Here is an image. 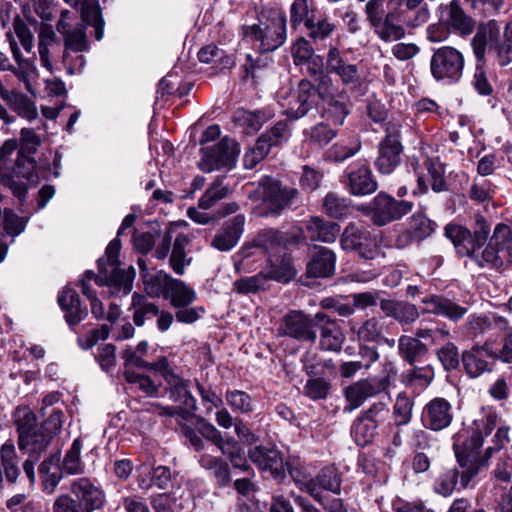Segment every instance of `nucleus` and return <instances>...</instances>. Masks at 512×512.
<instances>
[{
  "instance_id": "24",
  "label": "nucleus",
  "mask_w": 512,
  "mask_h": 512,
  "mask_svg": "<svg viewBox=\"0 0 512 512\" xmlns=\"http://www.w3.org/2000/svg\"><path fill=\"white\" fill-rule=\"evenodd\" d=\"M461 359L467 375L470 378H477L484 372L491 371V360L496 359V354L485 345L465 351Z\"/></svg>"
},
{
  "instance_id": "12",
  "label": "nucleus",
  "mask_w": 512,
  "mask_h": 512,
  "mask_svg": "<svg viewBox=\"0 0 512 512\" xmlns=\"http://www.w3.org/2000/svg\"><path fill=\"white\" fill-rule=\"evenodd\" d=\"M248 455L250 460L256 464L260 470L269 472L274 479L279 481L283 480L286 470L296 479L294 470L291 468L290 464L284 461L281 453L277 449L259 445L251 448Z\"/></svg>"
},
{
  "instance_id": "10",
  "label": "nucleus",
  "mask_w": 512,
  "mask_h": 512,
  "mask_svg": "<svg viewBox=\"0 0 512 512\" xmlns=\"http://www.w3.org/2000/svg\"><path fill=\"white\" fill-rule=\"evenodd\" d=\"M258 193L261 196V209L264 215H279L298 195L295 188H282L271 177H264L259 182Z\"/></svg>"
},
{
  "instance_id": "14",
  "label": "nucleus",
  "mask_w": 512,
  "mask_h": 512,
  "mask_svg": "<svg viewBox=\"0 0 512 512\" xmlns=\"http://www.w3.org/2000/svg\"><path fill=\"white\" fill-rule=\"evenodd\" d=\"M120 241L112 240L106 248L107 266L110 276H106L105 283L114 286L115 292L127 295L132 290V282L135 276V270L131 267L128 270L119 268L118 254L120 251Z\"/></svg>"
},
{
  "instance_id": "19",
  "label": "nucleus",
  "mask_w": 512,
  "mask_h": 512,
  "mask_svg": "<svg viewBox=\"0 0 512 512\" xmlns=\"http://www.w3.org/2000/svg\"><path fill=\"white\" fill-rule=\"evenodd\" d=\"M385 388L384 380L360 379L349 386L344 391L346 405L344 411L352 412L359 408L367 399L377 395Z\"/></svg>"
},
{
  "instance_id": "20",
  "label": "nucleus",
  "mask_w": 512,
  "mask_h": 512,
  "mask_svg": "<svg viewBox=\"0 0 512 512\" xmlns=\"http://www.w3.org/2000/svg\"><path fill=\"white\" fill-rule=\"evenodd\" d=\"M453 419L451 404L444 398H434L422 411L421 421L424 427L440 431L448 427Z\"/></svg>"
},
{
  "instance_id": "53",
  "label": "nucleus",
  "mask_w": 512,
  "mask_h": 512,
  "mask_svg": "<svg viewBox=\"0 0 512 512\" xmlns=\"http://www.w3.org/2000/svg\"><path fill=\"white\" fill-rule=\"evenodd\" d=\"M230 193L228 186L224 185L221 179L211 184L198 201V208L208 210L217 202L226 198Z\"/></svg>"
},
{
  "instance_id": "25",
  "label": "nucleus",
  "mask_w": 512,
  "mask_h": 512,
  "mask_svg": "<svg viewBox=\"0 0 512 512\" xmlns=\"http://www.w3.org/2000/svg\"><path fill=\"white\" fill-rule=\"evenodd\" d=\"M245 225V216L236 215L226 221L221 230L214 236L211 245L219 251H230L239 242Z\"/></svg>"
},
{
  "instance_id": "40",
  "label": "nucleus",
  "mask_w": 512,
  "mask_h": 512,
  "mask_svg": "<svg viewBox=\"0 0 512 512\" xmlns=\"http://www.w3.org/2000/svg\"><path fill=\"white\" fill-rule=\"evenodd\" d=\"M39 476L43 491L46 494H52L62 479V471L58 464V459L49 457L44 460L39 466Z\"/></svg>"
},
{
  "instance_id": "52",
  "label": "nucleus",
  "mask_w": 512,
  "mask_h": 512,
  "mask_svg": "<svg viewBox=\"0 0 512 512\" xmlns=\"http://www.w3.org/2000/svg\"><path fill=\"white\" fill-rule=\"evenodd\" d=\"M306 141L317 148L325 147L336 136V131L325 123H318L304 130Z\"/></svg>"
},
{
  "instance_id": "9",
  "label": "nucleus",
  "mask_w": 512,
  "mask_h": 512,
  "mask_svg": "<svg viewBox=\"0 0 512 512\" xmlns=\"http://www.w3.org/2000/svg\"><path fill=\"white\" fill-rule=\"evenodd\" d=\"M412 208V202L399 201L384 192H380L369 205L361 206L360 210L369 215L374 224L384 226L408 214Z\"/></svg>"
},
{
  "instance_id": "42",
  "label": "nucleus",
  "mask_w": 512,
  "mask_h": 512,
  "mask_svg": "<svg viewBox=\"0 0 512 512\" xmlns=\"http://www.w3.org/2000/svg\"><path fill=\"white\" fill-rule=\"evenodd\" d=\"M145 292L151 297H163L168 293L174 278L168 273L160 270L154 274L144 273L142 275Z\"/></svg>"
},
{
  "instance_id": "36",
  "label": "nucleus",
  "mask_w": 512,
  "mask_h": 512,
  "mask_svg": "<svg viewBox=\"0 0 512 512\" xmlns=\"http://www.w3.org/2000/svg\"><path fill=\"white\" fill-rule=\"evenodd\" d=\"M5 103L18 117L28 122L36 120L39 116L36 102L19 90L15 89Z\"/></svg>"
},
{
  "instance_id": "15",
  "label": "nucleus",
  "mask_w": 512,
  "mask_h": 512,
  "mask_svg": "<svg viewBox=\"0 0 512 512\" xmlns=\"http://www.w3.org/2000/svg\"><path fill=\"white\" fill-rule=\"evenodd\" d=\"M340 244L343 250L357 251L364 259H375L380 250L369 231L350 223L343 231Z\"/></svg>"
},
{
  "instance_id": "58",
  "label": "nucleus",
  "mask_w": 512,
  "mask_h": 512,
  "mask_svg": "<svg viewBox=\"0 0 512 512\" xmlns=\"http://www.w3.org/2000/svg\"><path fill=\"white\" fill-rule=\"evenodd\" d=\"M171 482V471L167 466H157L152 470L150 479L139 476L138 485L141 489L147 490L153 484L159 489H166Z\"/></svg>"
},
{
  "instance_id": "63",
  "label": "nucleus",
  "mask_w": 512,
  "mask_h": 512,
  "mask_svg": "<svg viewBox=\"0 0 512 512\" xmlns=\"http://www.w3.org/2000/svg\"><path fill=\"white\" fill-rule=\"evenodd\" d=\"M270 277L262 272L250 276L244 277L234 282V288L237 292L248 294L255 293L265 288V285Z\"/></svg>"
},
{
  "instance_id": "60",
  "label": "nucleus",
  "mask_w": 512,
  "mask_h": 512,
  "mask_svg": "<svg viewBox=\"0 0 512 512\" xmlns=\"http://www.w3.org/2000/svg\"><path fill=\"white\" fill-rule=\"evenodd\" d=\"M124 376L128 383L135 385L147 396L154 397L158 395L160 385L156 384L150 377L131 370H126Z\"/></svg>"
},
{
  "instance_id": "47",
  "label": "nucleus",
  "mask_w": 512,
  "mask_h": 512,
  "mask_svg": "<svg viewBox=\"0 0 512 512\" xmlns=\"http://www.w3.org/2000/svg\"><path fill=\"white\" fill-rule=\"evenodd\" d=\"M190 238L185 234H178L174 240L170 256V267L178 274H184L185 267L190 264V259L186 258L185 248L189 244Z\"/></svg>"
},
{
  "instance_id": "37",
  "label": "nucleus",
  "mask_w": 512,
  "mask_h": 512,
  "mask_svg": "<svg viewBox=\"0 0 512 512\" xmlns=\"http://www.w3.org/2000/svg\"><path fill=\"white\" fill-rule=\"evenodd\" d=\"M57 44L56 33L52 26L41 24L38 30V54L41 66L49 72L53 71L51 49Z\"/></svg>"
},
{
  "instance_id": "11",
  "label": "nucleus",
  "mask_w": 512,
  "mask_h": 512,
  "mask_svg": "<svg viewBox=\"0 0 512 512\" xmlns=\"http://www.w3.org/2000/svg\"><path fill=\"white\" fill-rule=\"evenodd\" d=\"M317 91L326 105L323 117L334 125H342L349 114L344 90L336 87L329 76H323L317 84Z\"/></svg>"
},
{
  "instance_id": "64",
  "label": "nucleus",
  "mask_w": 512,
  "mask_h": 512,
  "mask_svg": "<svg viewBox=\"0 0 512 512\" xmlns=\"http://www.w3.org/2000/svg\"><path fill=\"white\" fill-rule=\"evenodd\" d=\"M377 428L376 425L365 420L363 417L357 418L352 429L357 444L365 446L371 443L376 435Z\"/></svg>"
},
{
  "instance_id": "50",
  "label": "nucleus",
  "mask_w": 512,
  "mask_h": 512,
  "mask_svg": "<svg viewBox=\"0 0 512 512\" xmlns=\"http://www.w3.org/2000/svg\"><path fill=\"white\" fill-rule=\"evenodd\" d=\"M289 137L290 128L288 123L286 121H279L262 133L258 139L271 150L273 147H279L284 144Z\"/></svg>"
},
{
  "instance_id": "17",
  "label": "nucleus",
  "mask_w": 512,
  "mask_h": 512,
  "mask_svg": "<svg viewBox=\"0 0 512 512\" xmlns=\"http://www.w3.org/2000/svg\"><path fill=\"white\" fill-rule=\"evenodd\" d=\"M70 490L78 499L84 512L99 510L106 502L104 490L89 478L74 479L71 482Z\"/></svg>"
},
{
  "instance_id": "5",
  "label": "nucleus",
  "mask_w": 512,
  "mask_h": 512,
  "mask_svg": "<svg viewBox=\"0 0 512 512\" xmlns=\"http://www.w3.org/2000/svg\"><path fill=\"white\" fill-rule=\"evenodd\" d=\"M490 230L486 219L481 214H476L473 232L462 225L450 223L445 227V235L451 240L458 254H473L487 243Z\"/></svg>"
},
{
  "instance_id": "33",
  "label": "nucleus",
  "mask_w": 512,
  "mask_h": 512,
  "mask_svg": "<svg viewBox=\"0 0 512 512\" xmlns=\"http://www.w3.org/2000/svg\"><path fill=\"white\" fill-rule=\"evenodd\" d=\"M380 308L387 317L394 318L401 325H411L419 318L417 307L408 302L382 299Z\"/></svg>"
},
{
  "instance_id": "21",
  "label": "nucleus",
  "mask_w": 512,
  "mask_h": 512,
  "mask_svg": "<svg viewBox=\"0 0 512 512\" xmlns=\"http://www.w3.org/2000/svg\"><path fill=\"white\" fill-rule=\"evenodd\" d=\"M317 94V88L309 80L302 79L288 100L286 114L295 119L305 116L315 105Z\"/></svg>"
},
{
  "instance_id": "46",
  "label": "nucleus",
  "mask_w": 512,
  "mask_h": 512,
  "mask_svg": "<svg viewBox=\"0 0 512 512\" xmlns=\"http://www.w3.org/2000/svg\"><path fill=\"white\" fill-rule=\"evenodd\" d=\"M199 464L215 478L220 486H225L230 481L229 467L221 458L202 454L199 457Z\"/></svg>"
},
{
  "instance_id": "51",
  "label": "nucleus",
  "mask_w": 512,
  "mask_h": 512,
  "mask_svg": "<svg viewBox=\"0 0 512 512\" xmlns=\"http://www.w3.org/2000/svg\"><path fill=\"white\" fill-rule=\"evenodd\" d=\"M131 309H133V321L137 326H142L146 318L157 316L158 307L140 294H133Z\"/></svg>"
},
{
  "instance_id": "23",
  "label": "nucleus",
  "mask_w": 512,
  "mask_h": 512,
  "mask_svg": "<svg viewBox=\"0 0 512 512\" xmlns=\"http://www.w3.org/2000/svg\"><path fill=\"white\" fill-rule=\"evenodd\" d=\"M315 320L320 330V348L325 351L339 352L345 341V336L340 326L322 312L315 315Z\"/></svg>"
},
{
  "instance_id": "35",
  "label": "nucleus",
  "mask_w": 512,
  "mask_h": 512,
  "mask_svg": "<svg viewBox=\"0 0 512 512\" xmlns=\"http://www.w3.org/2000/svg\"><path fill=\"white\" fill-rule=\"evenodd\" d=\"M348 187L353 195L364 196L377 190L378 184L368 166H361L348 175Z\"/></svg>"
},
{
  "instance_id": "57",
  "label": "nucleus",
  "mask_w": 512,
  "mask_h": 512,
  "mask_svg": "<svg viewBox=\"0 0 512 512\" xmlns=\"http://www.w3.org/2000/svg\"><path fill=\"white\" fill-rule=\"evenodd\" d=\"M434 231V223L421 213L414 214L410 220L408 236L411 240H422Z\"/></svg>"
},
{
  "instance_id": "49",
  "label": "nucleus",
  "mask_w": 512,
  "mask_h": 512,
  "mask_svg": "<svg viewBox=\"0 0 512 512\" xmlns=\"http://www.w3.org/2000/svg\"><path fill=\"white\" fill-rule=\"evenodd\" d=\"M308 37L315 43L328 39L336 30V25L327 16L318 15L305 27Z\"/></svg>"
},
{
  "instance_id": "61",
  "label": "nucleus",
  "mask_w": 512,
  "mask_h": 512,
  "mask_svg": "<svg viewBox=\"0 0 512 512\" xmlns=\"http://www.w3.org/2000/svg\"><path fill=\"white\" fill-rule=\"evenodd\" d=\"M403 378L409 385L425 388L433 380L434 370L431 366L413 367L403 374Z\"/></svg>"
},
{
  "instance_id": "31",
  "label": "nucleus",
  "mask_w": 512,
  "mask_h": 512,
  "mask_svg": "<svg viewBox=\"0 0 512 512\" xmlns=\"http://www.w3.org/2000/svg\"><path fill=\"white\" fill-rule=\"evenodd\" d=\"M487 29L489 30L490 48L494 49L498 56L501 66H505L512 61V21L505 26L503 39L498 41L499 26L496 21H490Z\"/></svg>"
},
{
  "instance_id": "29",
  "label": "nucleus",
  "mask_w": 512,
  "mask_h": 512,
  "mask_svg": "<svg viewBox=\"0 0 512 512\" xmlns=\"http://www.w3.org/2000/svg\"><path fill=\"white\" fill-rule=\"evenodd\" d=\"M440 21L445 23L450 30L462 35L470 34L473 30L472 19L465 14L456 1L439 7Z\"/></svg>"
},
{
  "instance_id": "30",
  "label": "nucleus",
  "mask_w": 512,
  "mask_h": 512,
  "mask_svg": "<svg viewBox=\"0 0 512 512\" xmlns=\"http://www.w3.org/2000/svg\"><path fill=\"white\" fill-rule=\"evenodd\" d=\"M424 312L445 317L453 322L462 319L467 309L451 299L443 296L432 295L423 299Z\"/></svg>"
},
{
  "instance_id": "55",
  "label": "nucleus",
  "mask_w": 512,
  "mask_h": 512,
  "mask_svg": "<svg viewBox=\"0 0 512 512\" xmlns=\"http://www.w3.org/2000/svg\"><path fill=\"white\" fill-rule=\"evenodd\" d=\"M323 207L330 217L343 218L351 213V205L348 199L341 198L335 193H328L324 198Z\"/></svg>"
},
{
  "instance_id": "26",
  "label": "nucleus",
  "mask_w": 512,
  "mask_h": 512,
  "mask_svg": "<svg viewBox=\"0 0 512 512\" xmlns=\"http://www.w3.org/2000/svg\"><path fill=\"white\" fill-rule=\"evenodd\" d=\"M424 0H389V6L400 12L408 28H417L429 19L430 13Z\"/></svg>"
},
{
  "instance_id": "3",
  "label": "nucleus",
  "mask_w": 512,
  "mask_h": 512,
  "mask_svg": "<svg viewBox=\"0 0 512 512\" xmlns=\"http://www.w3.org/2000/svg\"><path fill=\"white\" fill-rule=\"evenodd\" d=\"M512 230L506 224L495 226L487 245L473 254H459L470 257L481 268H500L504 263L512 264Z\"/></svg>"
},
{
  "instance_id": "54",
  "label": "nucleus",
  "mask_w": 512,
  "mask_h": 512,
  "mask_svg": "<svg viewBox=\"0 0 512 512\" xmlns=\"http://www.w3.org/2000/svg\"><path fill=\"white\" fill-rule=\"evenodd\" d=\"M198 58L202 63L213 64L217 67L227 68L234 64L232 57L226 55L223 50L213 44L201 48L198 52Z\"/></svg>"
},
{
  "instance_id": "48",
  "label": "nucleus",
  "mask_w": 512,
  "mask_h": 512,
  "mask_svg": "<svg viewBox=\"0 0 512 512\" xmlns=\"http://www.w3.org/2000/svg\"><path fill=\"white\" fill-rule=\"evenodd\" d=\"M0 456L6 480L10 483H15L20 470L14 444L10 441L3 444L0 450Z\"/></svg>"
},
{
  "instance_id": "8",
  "label": "nucleus",
  "mask_w": 512,
  "mask_h": 512,
  "mask_svg": "<svg viewBox=\"0 0 512 512\" xmlns=\"http://www.w3.org/2000/svg\"><path fill=\"white\" fill-rule=\"evenodd\" d=\"M464 65V56L459 50L452 46H443L432 54L430 71L437 81L451 84L462 77Z\"/></svg>"
},
{
  "instance_id": "43",
  "label": "nucleus",
  "mask_w": 512,
  "mask_h": 512,
  "mask_svg": "<svg viewBox=\"0 0 512 512\" xmlns=\"http://www.w3.org/2000/svg\"><path fill=\"white\" fill-rule=\"evenodd\" d=\"M270 110L238 111L235 116L236 123L244 128L248 134L257 132L265 123L273 118Z\"/></svg>"
},
{
  "instance_id": "38",
  "label": "nucleus",
  "mask_w": 512,
  "mask_h": 512,
  "mask_svg": "<svg viewBox=\"0 0 512 512\" xmlns=\"http://www.w3.org/2000/svg\"><path fill=\"white\" fill-rule=\"evenodd\" d=\"M317 485L325 490L338 494L340 492L341 481L336 469L334 467H324L315 479H311L306 483L307 492L316 499H318V493L316 491Z\"/></svg>"
},
{
  "instance_id": "56",
  "label": "nucleus",
  "mask_w": 512,
  "mask_h": 512,
  "mask_svg": "<svg viewBox=\"0 0 512 512\" xmlns=\"http://www.w3.org/2000/svg\"><path fill=\"white\" fill-rule=\"evenodd\" d=\"M413 407L414 402L406 393L397 395L393 407L394 421L397 426L406 425L411 421Z\"/></svg>"
},
{
  "instance_id": "13",
  "label": "nucleus",
  "mask_w": 512,
  "mask_h": 512,
  "mask_svg": "<svg viewBox=\"0 0 512 512\" xmlns=\"http://www.w3.org/2000/svg\"><path fill=\"white\" fill-rule=\"evenodd\" d=\"M277 333L279 336L290 337L299 342L314 343L317 338L313 320L297 310H292L282 317Z\"/></svg>"
},
{
  "instance_id": "62",
  "label": "nucleus",
  "mask_w": 512,
  "mask_h": 512,
  "mask_svg": "<svg viewBox=\"0 0 512 512\" xmlns=\"http://www.w3.org/2000/svg\"><path fill=\"white\" fill-rule=\"evenodd\" d=\"M82 443L80 439H75L66 452L63 460V469L68 474H78L83 471V463L81 461Z\"/></svg>"
},
{
  "instance_id": "28",
  "label": "nucleus",
  "mask_w": 512,
  "mask_h": 512,
  "mask_svg": "<svg viewBox=\"0 0 512 512\" xmlns=\"http://www.w3.org/2000/svg\"><path fill=\"white\" fill-rule=\"evenodd\" d=\"M404 27H407V23L402 19L400 12L389 6L388 13L373 29L382 41L392 42L405 36Z\"/></svg>"
},
{
  "instance_id": "1",
  "label": "nucleus",
  "mask_w": 512,
  "mask_h": 512,
  "mask_svg": "<svg viewBox=\"0 0 512 512\" xmlns=\"http://www.w3.org/2000/svg\"><path fill=\"white\" fill-rule=\"evenodd\" d=\"M498 422V414L493 407L481 409L479 417L473 421L471 431L462 430L454 436L453 448L459 467L441 473L433 484L435 493L448 497L455 490L466 489L473 478L485 466L480 459L483 440L490 435Z\"/></svg>"
},
{
  "instance_id": "16",
  "label": "nucleus",
  "mask_w": 512,
  "mask_h": 512,
  "mask_svg": "<svg viewBox=\"0 0 512 512\" xmlns=\"http://www.w3.org/2000/svg\"><path fill=\"white\" fill-rule=\"evenodd\" d=\"M327 73L337 75L345 86L356 87L361 82L357 65L345 59V53L336 46H330L326 55Z\"/></svg>"
},
{
  "instance_id": "4",
  "label": "nucleus",
  "mask_w": 512,
  "mask_h": 512,
  "mask_svg": "<svg viewBox=\"0 0 512 512\" xmlns=\"http://www.w3.org/2000/svg\"><path fill=\"white\" fill-rule=\"evenodd\" d=\"M13 419L18 432L20 450L32 454L45 451L50 443V437L38 426L34 412L27 406H20L16 408Z\"/></svg>"
},
{
  "instance_id": "2",
  "label": "nucleus",
  "mask_w": 512,
  "mask_h": 512,
  "mask_svg": "<svg viewBox=\"0 0 512 512\" xmlns=\"http://www.w3.org/2000/svg\"><path fill=\"white\" fill-rule=\"evenodd\" d=\"M258 23L243 25V37L257 46L262 53L272 52L284 44L287 38V19L280 8H264L258 14Z\"/></svg>"
},
{
  "instance_id": "6",
  "label": "nucleus",
  "mask_w": 512,
  "mask_h": 512,
  "mask_svg": "<svg viewBox=\"0 0 512 512\" xmlns=\"http://www.w3.org/2000/svg\"><path fill=\"white\" fill-rule=\"evenodd\" d=\"M401 131L402 125L398 121L386 124L385 136L378 144V156L374 162L376 170L383 175L393 173L401 164Z\"/></svg>"
},
{
  "instance_id": "22",
  "label": "nucleus",
  "mask_w": 512,
  "mask_h": 512,
  "mask_svg": "<svg viewBox=\"0 0 512 512\" xmlns=\"http://www.w3.org/2000/svg\"><path fill=\"white\" fill-rule=\"evenodd\" d=\"M336 255L324 246L315 245L310 253L306 274L310 278H328L335 272Z\"/></svg>"
},
{
  "instance_id": "45",
  "label": "nucleus",
  "mask_w": 512,
  "mask_h": 512,
  "mask_svg": "<svg viewBox=\"0 0 512 512\" xmlns=\"http://www.w3.org/2000/svg\"><path fill=\"white\" fill-rule=\"evenodd\" d=\"M196 298L197 294L193 288L175 278L168 289L167 295H165V299H169L170 304L175 308L187 307L191 305Z\"/></svg>"
},
{
  "instance_id": "27",
  "label": "nucleus",
  "mask_w": 512,
  "mask_h": 512,
  "mask_svg": "<svg viewBox=\"0 0 512 512\" xmlns=\"http://www.w3.org/2000/svg\"><path fill=\"white\" fill-rule=\"evenodd\" d=\"M7 37L9 38L11 53L17 64L16 67L12 65V69L9 71L14 74L19 82L24 84V88L28 93L35 95L33 80L37 74L36 67L32 61L23 57L15 39L10 34H7Z\"/></svg>"
},
{
  "instance_id": "34",
  "label": "nucleus",
  "mask_w": 512,
  "mask_h": 512,
  "mask_svg": "<svg viewBox=\"0 0 512 512\" xmlns=\"http://www.w3.org/2000/svg\"><path fill=\"white\" fill-rule=\"evenodd\" d=\"M58 303L64 311L66 322L70 326L79 324L87 316L86 309L80 305L78 294L69 287H65L58 296Z\"/></svg>"
},
{
  "instance_id": "59",
  "label": "nucleus",
  "mask_w": 512,
  "mask_h": 512,
  "mask_svg": "<svg viewBox=\"0 0 512 512\" xmlns=\"http://www.w3.org/2000/svg\"><path fill=\"white\" fill-rule=\"evenodd\" d=\"M147 353L148 342L141 341L134 348L132 346H127L122 351V358L124 359L126 366L145 368V366H148V362L144 360Z\"/></svg>"
},
{
  "instance_id": "44",
  "label": "nucleus",
  "mask_w": 512,
  "mask_h": 512,
  "mask_svg": "<svg viewBox=\"0 0 512 512\" xmlns=\"http://www.w3.org/2000/svg\"><path fill=\"white\" fill-rule=\"evenodd\" d=\"M351 331L356 335L360 344L380 343L383 338V323L380 319L371 317L358 327L352 326Z\"/></svg>"
},
{
  "instance_id": "7",
  "label": "nucleus",
  "mask_w": 512,
  "mask_h": 512,
  "mask_svg": "<svg viewBox=\"0 0 512 512\" xmlns=\"http://www.w3.org/2000/svg\"><path fill=\"white\" fill-rule=\"evenodd\" d=\"M57 31L64 39L63 63L67 66L70 74L80 73L86 63L85 57L79 55L74 58L71 53H82L89 50L90 45L87 40L85 26L78 24L76 27L71 28L64 20H59Z\"/></svg>"
},
{
  "instance_id": "32",
  "label": "nucleus",
  "mask_w": 512,
  "mask_h": 512,
  "mask_svg": "<svg viewBox=\"0 0 512 512\" xmlns=\"http://www.w3.org/2000/svg\"><path fill=\"white\" fill-rule=\"evenodd\" d=\"M304 225L307 237L311 241L332 243L340 232V225L334 222H327L318 216L310 217L305 221ZM305 238L306 236L302 237V239Z\"/></svg>"
},
{
  "instance_id": "39",
  "label": "nucleus",
  "mask_w": 512,
  "mask_h": 512,
  "mask_svg": "<svg viewBox=\"0 0 512 512\" xmlns=\"http://www.w3.org/2000/svg\"><path fill=\"white\" fill-rule=\"evenodd\" d=\"M318 16V9L312 0H294L290 6V24L296 29L309 25Z\"/></svg>"
},
{
  "instance_id": "41",
  "label": "nucleus",
  "mask_w": 512,
  "mask_h": 512,
  "mask_svg": "<svg viewBox=\"0 0 512 512\" xmlns=\"http://www.w3.org/2000/svg\"><path fill=\"white\" fill-rule=\"evenodd\" d=\"M399 355L410 365H414L420 357L428 352V344L420 341L415 336L402 335L398 339Z\"/></svg>"
},
{
  "instance_id": "18",
  "label": "nucleus",
  "mask_w": 512,
  "mask_h": 512,
  "mask_svg": "<svg viewBox=\"0 0 512 512\" xmlns=\"http://www.w3.org/2000/svg\"><path fill=\"white\" fill-rule=\"evenodd\" d=\"M239 154L237 144L228 138L222 139L214 149L207 152L200 162V168L205 172H211L220 168L231 169Z\"/></svg>"
}]
</instances>
